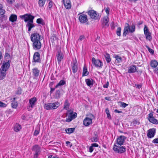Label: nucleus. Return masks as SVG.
Returning <instances> with one entry per match:
<instances>
[{"mask_svg":"<svg viewBox=\"0 0 158 158\" xmlns=\"http://www.w3.org/2000/svg\"><path fill=\"white\" fill-rule=\"evenodd\" d=\"M20 17L23 19L25 22L29 21L26 25V26L28 27L29 31H30L31 29L35 27V26L33 23L34 16L30 14H26L24 15L20 16Z\"/></svg>","mask_w":158,"mask_h":158,"instance_id":"obj_1","label":"nucleus"},{"mask_svg":"<svg viewBox=\"0 0 158 158\" xmlns=\"http://www.w3.org/2000/svg\"><path fill=\"white\" fill-rule=\"evenodd\" d=\"M10 67V61L8 60L7 62L4 61L0 69V80H3L5 77L6 74V71L8 70Z\"/></svg>","mask_w":158,"mask_h":158,"instance_id":"obj_2","label":"nucleus"},{"mask_svg":"<svg viewBox=\"0 0 158 158\" xmlns=\"http://www.w3.org/2000/svg\"><path fill=\"white\" fill-rule=\"evenodd\" d=\"M135 25H132L130 27L128 23L125 24V27L124 29V32L123 34V36L125 37L129 32L131 33L134 32L135 31Z\"/></svg>","mask_w":158,"mask_h":158,"instance_id":"obj_3","label":"nucleus"},{"mask_svg":"<svg viewBox=\"0 0 158 158\" xmlns=\"http://www.w3.org/2000/svg\"><path fill=\"white\" fill-rule=\"evenodd\" d=\"M66 115L68 116V118H66V121L70 122L77 117V114L76 112L74 113L73 111L69 110L67 111Z\"/></svg>","mask_w":158,"mask_h":158,"instance_id":"obj_4","label":"nucleus"},{"mask_svg":"<svg viewBox=\"0 0 158 158\" xmlns=\"http://www.w3.org/2000/svg\"><path fill=\"white\" fill-rule=\"evenodd\" d=\"M113 149L114 151L116 152L122 153L125 152L126 151V148L121 145L117 146L116 144H114V146Z\"/></svg>","mask_w":158,"mask_h":158,"instance_id":"obj_5","label":"nucleus"},{"mask_svg":"<svg viewBox=\"0 0 158 158\" xmlns=\"http://www.w3.org/2000/svg\"><path fill=\"white\" fill-rule=\"evenodd\" d=\"M37 101L36 98L35 97L29 100V105L27 108L28 110L30 111L34 107L36 104Z\"/></svg>","mask_w":158,"mask_h":158,"instance_id":"obj_6","label":"nucleus"},{"mask_svg":"<svg viewBox=\"0 0 158 158\" xmlns=\"http://www.w3.org/2000/svg\"><path fill=\"white\" fill-rule=\"evenodd\" d=\"M89 117L92 118L86 117L83 120V124L86 126H88L91 124L92 123V119L94 118V115L92 114H90Z\"/></svg>","mask_w":158,"mask_h":158,"instance_id":"obj_7","label":"nucleus"},{"mask_svg":"<svg viewBox=\"0 0 158 158\" xmlns=\"http://www.w3.org/2000/svg\"><path fill=\"white\" fill-rule=\"evenodd\" d=\"M88 14L90 18L95 20L100 19V17L96 11L94 10H90L88 12Z\"/></svg>","mask_w":158,"mask_h":158,"instance_id":"obj_8","label":"nucleus"},{"mask_svg":"<svg viewBox=\"0 0 158 158\" xmlns=\"http://www.w3.org/2000/svg\"><path fill=\"white\" fill-rule=\"evenodd\" d=\"M144 31L146 39L150 41H151L152 39V36H151V33L150 32L147 27L146 25L144 26Z\"/></svg>","mask_w":158,"mask_h":158,"instance_id":"obj_9","label":"nucleus"},{"mask_svg":"<svg viewBox=\"0 0 158 158\" xmlns=\"http://www.w3.org/2000/svg\"><path fill=\"white\" fill-rule=\"evenodd\" d=\"M31 40L32 42L40 40V36L39 34L37 33H33L31 35Z\"/></svg>","mask_w":158,"mask_h":158,"instance_id":"obj_10","label":"nucleus"},{"mask_svg":"<svg viewBox=\"0 0 158 158\" xmlns=\"http://www.w3.org/2000/svg\"><path fill=\"white\" fill-rule=\"evenodd\" d=\"M33 48L35 50L40 49L41 47L42 44L40 40L33 42Z\"/></svg>","mask_w":158,"mask_h":158,"instance_id":"obj_11","label":"nucleus"},{"mask_svg":"<svg viewBox=\"0 0 158 158\" xmlns=\"http://www.w3.org/2000/svg\"><path fill=\"white\" fill-rule=\"evenodd\" d=\"M156 133V129L152 128L148 130L147 136L148 138H151L154 137Z\"/></svg>","mask_w":158,"mask_h":158,"instance_id":"obj_12","label":"nucleus"},{"mask_svg":"<svg viewBox=\"0 0 158 158\" xmlns=\"http://www.w3.org/2000/svg\"><path fill=\"white\" fill-rule=\"evenodd\" d=\"M40 147L37 145H35L32 147V151L35 152V153L34 156L35 157H36L38 156L40 153Z\"/></svg>","mask_w":158,"mask_h":158,"instance_id":"obj_13","label":"nucleus"},{"mask_svg":"<svg viewBox=\"0 0 158 158\" xmlns=\"http://www.w3.org/2000/svg\"><path fill=\"white\" fill-rule=\"evenodd\" d=\"M126 139V137L123 135H121L119 136L117 139L116 145L118 144L119 145H123L125 142V140Z\"/></svg>","mask_w":158,"mask_h":158,"instance_id":"obj_14","label":"nucleus"},{"mask_svg":"<svg viewBox=\"0 0 158 158\" xmlns=\"http://www.w3.org/2000/svg\"><path fill=\"white\" fill-rule=\"evenodd\" d=\"M79 20L81 23H85L88 21L87 16L86 15H81L79 17Z\"/></svg>","mask_w":158,"mask_h":158,"instance_id":"obj_15","label":"nucleus"},{"mask_svg":"<svg viewBox=\"0 0 158 158\" xmlns=\"http://www.w3.org/2000/svg\"><path fill=\"white\" fill-rule=\"evenodd\" d=\"M92 62L96 67H100L102 66V64L101 61L99 60H96L94 57L92 58Z\"/></svg>","mask_w":158,"mask_h":158,"instance_id":"obj_16","label":"nucleus"},{"mask_svg":"<svg viewBox=\"0 0 158 158\" xmlns=\"http://www.w3.org/2000/svg\"><path fill=\"white\" fill-rule=\"evenodd\" d=\"M40 55L39 52H35L33 56V60L35 62H40Z\"/></svg>","mask_w":158,"mask_h":158,"instance_id":"obj_17","label":"nucleus"},{"mask_svg":"<svg viewBox=\"0 0 158 158\" xmlns=\"http://www.w3.org/2000/svg\"><path fill=\"white\" fill-rule=\"evenodd\" d=\"M56 57L58 63H60L63 58V54L60 51H58L56 54Z\"/></svg>","mask_w":158,"mask_h":158,"instance_id":"obj_18","label":"nucleus"},{"mask_svg":"<svg viewBox=\"0 0 158 158\" xmlns=\"http://www.w3.org/2000/svg\"><path fill=\"white\" fill-rule=\"evenodd\" d=\"M63 2L65 7L68 9H70L71 7L70 0H63Z\"/></svg>","mask_w":158,"mask_h":158,"instance_id":"obj_19","label":"nucleus"},{"mask_svg":"<svg viewBox=\"0 0 158 158\" xmlns=\"http://www.w3.org/2000/svg\"><path fill=\"white\" fill-rule=\"evenodd\" d=\"M109 25V19L108 17H104L102 23V26L104 27H108Z\"/></svg>","mask_w":158,"mask_h":158,"instance_id":"obj_20","label":"nucleus"},{"mask_svg":"<svg viewBox=\"0 0 158 158\" xmlns=\"http://www.w3.org/2000/svg\"><path fill=\"white\" fill-rule=\"evenodd\" d=\"M137 70V69L136 66L132 65L129 67L128 72L130 73H132L135 72Z\"/></svg>","mask_w":158,"mask_h":158,"instance_id":"obj_21","label":"nucleus"},{"mask_svg":"<svg viewBox=\"0 0 158 158\" xmlns=\"http://www.w3.org/2000/svg\"><path fill=\"white\" fill-rule=\"evenodd\" d=\"M77 64L76 61L74 62L72 65V69L73 73H76L77 70Z\"/></svg>","mask_w":158,"mask_h":158,"instance_id":"obj_22","label":"nucleus"},{"mask_svg":"<svg viewBox=\"0 0 158 158\" xmlns=\"http://www.w3.org/2000/svg\"><path fill=\"white\" fill-rule=\"evenodd\" d=\"M32 73L34 76L37 77L39 75L40 70L37 68H35L32 69Z\"/></svg>","mask_w":158,"mask_h":158,"instance_id":"obj_23","label":"nucleus"},{"mask_svg":"<svg viewBox=\"0 0 158 158\" xmlns=\"http://www.w3.org/2000/svg\"><path fill=\"white\" fill-rule=\"evenodd\" d=\"M17 19V16L15 14H12L10 16L9 20L12 22H14L16 21Z\"/></svg>","mask_w":158,"mask_h":158,"instance_id":"obj_24","label":"nucleus"},{"mask_svg":"<svg viewBox=\"0 0 158 158\" xmlns=\"http://www.w3.org/2000/svg\"><path fill=\"white\" fill-rule=\"evenodd\" d=\"M85 81L87 85L89 86L92 85L94 84V81L92 79H86Z\"/></svg>","mask_w":158,"mask_h":158,"instance_id":"obj_25","label":"nucleus"},{"mask_svg":"<svg viewBox=\"0 0 158 158\" xmlns=\"http://www.w3.org/2000/svg\"><path fill=\"white\" fill-rule=\"evenodd\" d=\"M21 129V126L18 123H16L14 126V130L16 132L19 131Z\"/></svg>","mask_w":158,"mask_h":158,"instance_id":"obj_26","label":"nucleus"},{"mask_svg":"<svg viewBox=\"0 0 158 158\" xmlns=\"http://www.w3.org/2000/svg\"><path fill=\"white\" fill-rule=\"evenodd\" d=\"M158 62L155 60H152L150 62V65L152 67L156 68L158 65Z\"/></svg>","mask_w":158,"mask_h":158,"instance_id":"obj_27","label":"nucleus"},{"mask_svg":"<svg viewBox=\"0 0 158 158\" xmlns=\"http://www.w3.org/2000/svg\"><path fill=\"white\" fill-rule=\"evenodd\" d=\"M89 74V72L87 71V67L84 66L83 68V71L82 73V76H87Z\"/></svg>","mask_w":158,"mask_h":158,"instance_id":"obj_28","label":"nucleus"},{"mask_svg":"<svg viewBox=\"0 0 158 158\" xmlns=\"http://www.w3.org/2000/svg\"><path fill=\"white\" fill-rule=\"evenodd\" d=\"M52 109H55L57 108L60 106V104L58 102L52 103Z\"/></svg>","mask_w":158,"mask_h":158,"instance_id":"obj_29","label":"nucleus"},{"mask_svg":"<svg viewBox=\"0 0 158 158\" xmlns=\"http://www.w3.org/2000/svg\"><path fill=\"white\" fill-rule=\"evenodd\" d=\"M104 56H105L106 60L107 63H108L111 61L110 55L109 54L106 53L104 54Z\"/></svg>","mask_w":158,"mask_h":158,"instance_id":"obj_30","label":"nucleus"},{"mask_svg":"<svg viewBox=\"0 0 158 158\" xmlns=\"http://www.w3.org/2000/svg\"><path fill=\"white\" fill-rule=\"evenodd\" d=\"M44 108L47 110L52 109V103L45 104L44 106Z\"/></svg>","mask_w":158,"mask_h":158,"instance_id":"obj_31","label":"nucleus"},{"mask_svg":"<svg viewBox=\"0 0 158 158\" xmlns=\"http://www.w3.org/2000/svg\"><path fill=\"white\" fill-rule=\"evenodd\" d=\"M69 104L67 99L65 100L64 104V108L65 110H68L69 107Z\"/></svg>","mask_w":158,"mask_h":158,"instance_id":"obj_32","label":"nucleus"},{"mask_svg":"<svg viewBox=\"0 0 158 158\" xmlns=\"http://www.w3.org/2000/svg\"><path fill=\"white\" fill-rule=\"evenodd\" d=\"M148 120L150 122L153 124H158V121L154 117Z\"/></svg>","mask_w":158,"mask_h":158,"instance_id":"obj_33","label":"nucleus"},{"mask_svg":"<svg viewBox=\"0 0 158 158\" xmlns=\"http://www.w3.org/2000/svg\"><path fill=\"white\" fill-rule=\"evenodd\" d=\"M75 129V128H69L66 129L65 130L66 132L68 134H70L73 133Z\"/></svg>","mask_w":158,"mask_h":158,"instance_id":"obj_34","label":"nucleus"},{"mask_svg":"<svg viewBox=\"0 0 158 158\" xmlns=\"http://www.w3.org/2000/svg\"><path fill=\"white\" fill-rule=\"evenodd\" d=\"M5 57L6 58V62H7L8 60H9L10 61V63L11 61L10 60V55L8 53L6 52L5 55Z\"/></svg>","mask_w":158,"mask_h":158,"instance_id":"obj_35","label":"nucleus"},{"mask_svg":"<svg viewBox=\"0 0 158 158\" xmlns=\"http://www.w3.org/2000/svg\"><path fill=\"white\" fill-rule=\"evenodd\" d=\"M2 5L0 3V15H2V16H4V14L6 12L5 10L2 9Z\"/></svg>","mask_w":158,"mask_h":158,"instance_id":"obj_36","label":"nucleus"},{"mask_svg":"<svg viewBox=\"0 0 158 158\" xmlns=\"http://www.w3.org/2000/svg\"><path fill=\"white\" fill-rule=\"evenodd\" d=\"M65 84V81L64 80H61L58 83L56 86V88H57L59 86H61L64 85Z\"/></svg>","mask_w":158,"mask_h":158,"instance_id":"obj_37","label":"nucleus"},{"mask_svg":"<svg viewBox=\"0 0 158 158\" xmlns=\"http://www.w3.org/2000/svg\"><path fill=\"white\" fill-rule=\"evenodd\" d=\"M46 0H39V6L42 7L44 4ZM47 1H50V0H47Z\"/></svg>","mask_w":158,"mask_h":158,"instance_id":"obj_38","label":"nucleus"},{"mask_svg":"<svg viewBox=\"0 0 158 158\" xmlns=\"http://www.w3.org/2000/svg\"><path fill=\"white\" fill-rule=\"evenodd\" d=\"M11 107L12 108L16 109L18 106V103L16 102H12Z\"/></svg>","mask_w":158,"mask_h":158,"instance_id":"obj_39","label":"nucleus"},{"mask_svg":"<svg viewBox=\"0 0 158 158\" xmlns=\"http://www.w3.org/2000/svg\"><path fill=\"white\" fill-rule=\"evenodd\" d=\"M36 22L37 23L41 24L43 25L44 24L42 19L41 18L38 19H37Z\"/></svg>","mask_w":158,"mask_h":158,"instance_id":"obj_40","label":"nucleus"},{"mask_svg":"<svg viewBox=\"0 0 158 158\" xmlns=\"http://www.w3.org/2000/svg\"><path fill=\"white\" fill-rule=\"evenodd\" d=\"M115 58L118 63H120L122 61V58L119 56L116 55Z\"/></svg>","mask_w":158,"mask_h":158,"instance_id":"obj_41","label":"nucleus"},{"mask_svg":"<svg viewBox=\"0 0 158 158\" xmlns=\"http://www.w3.org/2000/svg\"><path fill=\"white\" fill-rule=\"evenodd\" d=\"M98 140V136L95 135L94 137L91 139V141L92 142H97Z\"/></svg>","mask_w":158,"mask_h":158,"instance_id":"obj_42","label":"nucleus"},{"mask_svg":"<svg viewBox=\"0 0 158 158\" xmlns=\"http://www.w3.org/2000/svg\"><path fill=\"white\" fill-rule=\"evenodd\" d=\"M55 97L56 98H59L60 96V90H56L55 93Z\"/></svg>","mask_w":158,"mask_h":158,"instance_id":"obj_43","label":"nucleus"},{"mask_svg":"<svg viewBox=\"0 0 158 158\" xmlns=\"http://www.w3.org/2000/svg\"><path fill=\"white\" fill-rule=\"evenodd\" d=\"M105 112L107 115V117L108 118H111V116L109 113V111L108 108L106 109Z\"/></svg>","mask_w":158,"mask_h":158,"instance_id":"obj_44","label":"nucleus"},{"mask_svg":"<svg viewBox=\"0 0 158 158\" xmlns=\"http://www.w3.org/2000/svg\"><path fill=\"white\" fill-rule=\"evenodd\" d=\"M121 28L120 27H118V28L117 30L116 31L117 35L118 36H120L121 35Z\"/></svg>","mask_w":158,"mask_h":158,"instance_id":"obj_45","label":"nucleus"},{"mask_svg":"<svg viewBox=\"0 0 158 158\" xmlns=\"http://www.w3.org/2000/svg\"><path fill=\"white\" fill-rule=\"evenodd\" d=\"M22 90L20 88H18L16 91V94H20L22 93Z\"/></svg>","mask_w":158,"mask_h":158,"instance_id":"obj_46","label":"nucleus"},{"mask_svg":"<svg viewBox=\"0 0 158 158\" xmlns=\"http://www.w3.org/2000/svg\"><path fill=\"white\" fill-rule=\"evenodd\" d=\"M40 128L35 129L34 133V135L35 136H37L39 134L40 132Z\"/></svg>","mask_w":158,"mask_h":158,"instance_id":"obj_47","label":"nucleus"},{"mask_svg":"<svg viewBox=\"0 0 158 158\" xmlns=\"http://www.w3.org/2000/svg\"><path fill=\"white\" fill-rule=\"evenodd\" d=\"M148 120H149L150 119L154 117L153 116V112H152L150 114H148Z\"/></svg>","mask_w":158,"mask_h":158,"instance_id":"obj_48","label":"nucleus"},{"mask_svg":"<svg viewBox=\"0 0 158 158\" xmlns=\"http://www.w3.org/2000/svg\"><path fill=\"white\" fill-rule=\"evenodd\" d=\"M128 104L123 102H121V106L123 108H125L128 106Z\"/></svg>","mask_w":158,"mask_h":158,"instance_id":"obj_49","label":"nucleus"},{"mask_svg":"<svg viewBox=\"0 0 158 158\" xmlns=\"http://www.w3.org/2000/svg\"><path fill=\"white\" fill-rule=\"evenodd\" d=\"M7 106V105L5 103H4L1 101L0 103V107H6Z\"/></svg>","mask_w":158,"mask_h":158,"instance_id":"obj_50","label":"nucleus"},{"mask_svg":"<svg viewBox=\"0 0 158 158\" xmlns=\"http://www.w3.org/2000/svg\"><path fill=\"white\" fill-rule=\"evenodd\" d=\"M133 123V124L135 125H139L140 123L139 122L136 120H134Z\"/></svg>","mask_w":158,"mask_h":158,"instance_id":"obj_51","label":"nucleus"},{"mask_svg":"<svg viewBox=\"0 0 158 158\" xmlns=\"http://www.w3.org/2000/svg\"><path fill=\"white\" fill-rule=\"evenodd\" d=\"M85 39V36L83 35H81L79 37V38L78 39L79 41H81L82 40L84 39Z\"/></svg>","mask_w":158,"mask_h":158,"instance_id":"obj_52","label":"nucleus"},{"mask_svg":"<svg viewBox=\"0 0 158 158\" xmlns=\"http://www.w3.org/2000/svg\"><path fill=\"white\" fill-rule=\"evenodd\" d=\"M47 2H49L48 4V7L49 8H51L52 6V2L51 0H50V1H47Z\"/></svg>","mask_w":158,"mask_h":158,"instance_id":"obj_53","label":"nucleus"},{"mask_svg":"<svg viewBox=\"0 0 158 158\" xmlns=\"http://www.w3.org/2000/svg\"><path fill=\"white\" fill-rule=\"evenodd\" d=\"M109 10L110 9L108 7H107L105 9V11L108 15H109L110 14Z\"/></svg>","mask_w":158,"mask_h":158,"instance_id":"obj_54","label":"nucleus"},{"mask_svg":"<svg viewBox=\"0 0 158 158\" xmlns=\"http://www.w3.org/2000/svg\"><path fill=\"white\" fill-rule=\"evenodd\" d=\"M152 142L154 143H158V138L153 139L152 141Z\"/></svg>","mask_w":158,"mask_h":158,"instance_id":"obj_55","label":"nucleus"},{"mask_svg":"<svg viewBox=\"0 0 158 158\" xmlns=\"http://www.w3.org/2000/svg\"><path fill=\"white\" fill-rule=\"evenodd\" d=\"M91 146L93 147H98V145L97 143H94L91 144Z\"/></svg>","mask_w":158,"mask_h":158,"instance_id":"obj_56","label":"nucleus"},{"mask_svg":"<svg viewBox=\"0 0 158 158\" xmlns=\"http://www.w3.org/2000/svg\"><path fill=\"white\" fill-rule=\"evenodd\" d=\"M148 48L149 52L153 54L154 52V51L152 49L149 48V47H148Z\"/></svg>","mask_w":158,"mask_h":158,"instance_id":"obj_57","label":"nucleus"},{"mask_svg":"<svg viewBox=\"0 0 158 158\" xmlns=\"http://www.w3.org/2000/svg\"><path fill=\"white\" fill-rule=\"evenodd\" d=\"M91 146L89 148V151L90 152H92L94 150V148Z\"/></svg>","mask_w":158,"mask_h":158,"instance_id":"obj_58","label":"nucleus"},{"mask_svg":"<svg viewBox=\"0 0 158 158\" xmlns=\"http://www.w3.org/2000/svg\"><path fill=\"white\" fill-rule=\"evenodd\" d=\"M7 2L8 3L11 4H12L13 2H14V0H6Z\"/></svg>","mask_w":158,"mask_h":158,"instance_id":"obj_59","label":"nucleus"},{"mask_svg":"<svg viewBox=\"0 0 158 158\" xmlns=\"http://www.w3.org/2000/svg\"><path fill=\"white\" fill-rule=\"evenodd\" d=\"M135 86L138 89H140L141 87V85H140L139 84H135Z\"/></svg>","mask_w":158,"mask_h":158,"instance_id":"obj_60","label":"nucleus"},{"mask_svg":"<svg viewBox=\"0 0 158 158\" xmlns=\"http://www.w3.org/2000/svg\"><path fill=\"white\" fill-rule=\"evenodd\" d=\"M105 100L108 101H110L111 100L110 97H105Z\"/></svg>","mask_w":158,"mask_h":158,"instance_id":"obj_61","label":"nucleus"},{"mask_svg":"<svg viewBox=\"0 0 158 158\" xmlns=\"http://www.w3.org/2000/svg\"><path fill=\"white\" fill-rule=\"evenodd\" d=\"M114 112H115L118 113H121L122 112L121 111H119V110H114Z\"/></svg>","mask_w":158,"mask_h":158,"instance_id":"obj_62","label":"nucleus"},{"mask_svg":"<svg viewBox=\"0 0 158 158\" xmlns=\"http://www.w3.org/2000/svg\"><path fill=\"white\" fill-rule=\"evenodd\" d=\"M108 82H107V84H106L105 85H103V87L104 88H107L108 87Z\"/></svg>","mask_w":158,"mask_h":158,"instance_id":"obj_63","label":"nucleus"},{"mask_svg":"<svg viewBox=\"0 0 158 158\" xmlns=\"http://www.w3.org/2000/svg\"><path fill=\"white\" fill-rule=\"evenodd\" d=\"M54 89H55L54 88H52L50 91L51 93H52V92L54 90Z\"/></svg>","mask_w":158,"mask_h":158,"instance_id":"obj_64","label":"nucleus"}]
</instances>
